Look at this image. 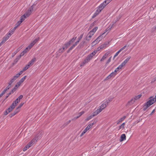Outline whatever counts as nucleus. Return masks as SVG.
Segmentation results:
<instances>
[{
  "label": "nucleus",
  "instance_id": "obj_63",
  "mask_svg": "<svg viewBox=\"0 0 156 156\" xmlns=\"http://www.w3.org/2000/svg\"><path fill=\"white\" fill-rule=\"evenodd\" d=\"M155 109H154L152 111V112L151 113L150 115H151L153 113H154L155 112Z\"/></svg>",
  "mask_w": 156,
  "mask_h": 156
},
{
  "label": "nucleus",
  "instance_id": "obj_51",
  "mask_svg": "<svg viewBox=\"0 0 156 156\" xmlns=\"http://www.w3.org/2000/svg\"><path fill=\"white\" fill-rule=\"evenodd\" d=\"M102 49H101V47L100 46L99 47H98L97 48V50H94V51H97V52L98 51H100Z\"/></svg>",
  "mask_w": 156,
  "mask_h": 156
},
{
  "label": "nucleus",
  "instance_id": "obj_27",
  "mask_svg": "<svg viewBox=\"0 0 156 156\" xmlns=\"http://www.w3.org/2000/svg\"><path fill=\"white\" fill-rule=\"evenodd\" d=\"M20 58V56H17L16 58L14 60L13 64H16Z\"/></svg>",
  "mask_w": 156,
  "mask_h": 156
},
{
  "label": "nucleus",
  "instance_id": "obj_20",
  "mask_svg": "<svg viewBox=\"0 0 156 156\" xmlns=\"http://www.w3.org/2000/svg\"><path fill=\"white\" fill-rule=\"evenodd\" d=\"M36 61V58H34L33 59H32L29 62L28 64H29L30 66L32 65L34 63V62Z\"/></svg>",
  "mask_w": 156,
  "mask_h": 156
},
{
  "label": "nucleus",
  "instance_id": "obj_39",
  "mask_svg": "<svg viewBox=\"0 0 156 156\" xmlns=\"http://www.w3.org/2000/svg\"><path fill=\"white\" fill-rule=\"evenodd\" d=\"M93 123H90L87 127L89 129L90 128L92 127Z\"/></svg>",
  "mask_w": 156,
  "mask_h": 156
},
{
  "label": "nucleus",
  "instance_id": "obj_16",
  "mask_svg": "<svg viewBox=\"0 0 156 156\" xmlns=\"http://www.w3.org/2000/svg\"><path fill=\"white\" fill-rule=\"evenodd\" d=\"M126 117L125 116H124L121 118L120 119L118 120L117 122V124H118L121 123L122 121H123L126 118Z\"/></svg>",
  "mask_w": 156,
  "mask_h": 156
},
{
  "label": "nucleus",
  "instance_id": "obj_46",
  "mask_svg": "<svg viewBox=\"0 0 156 156\" xmlns=\"http://www.w3.org/2000/svg\"><path fill=\"white\" fill-rule=\"evenodd\" d=\"M15 106L14 105V104H12V105L9 107L12 110H13L15 107Z\"/></svg>",
  "mask_w": 156,
  "mask_h": 156
},
{
  "label": "nucleus",
  "instance_id": "obj_7",
  "mask_svg": "<svg viewBox=\"0 0 156 156\" xmlns=\"http://www.w3.org/2000/svg\"><path fill=\"white\" fill-rule=\"evenodd\" d=\"M41 137V136H38L37 137H34L30 142L26 146L29 148L35 144L39 139H40Z\"/></svg>",
  "mask_w": 156,
  "mask_h": 156
},
{
  "label": "nucleus",
  "instance_id": "obj_5",
  "mask_svg": "<svg viewBox=\"0 0 156 156\" xmlns=\"http://www.w3.org/2000/svg\"><path fill=\"white\" fill-rule=\"evenodd\" d=\"M35 5L34 4L32 5L26 12L24 15H25V16H27V17H28L33 11H34L36 10V9L34 8Z\"/></svg>",
  "mask_w": 156,
  "mask_h": 156
},
{
  "label": "nucleus",
  "instance_id": "obj_8",
  "mask_svg": "<svg viewBox=\"0 0 156 156\" xmlns=\"http://www.w3.org/2000/svg\"><path fill=\"white\" fill-rule=\"evenodd\" d=\"M76 38V37H74L73 38L70 40L68 42L66 43L65 44V47H64L66 49L70 45V44L73 42Z\"/></svg>",
  "mask_w": 156,
  "mask_h": 156
},
{
  "label": "nucleus",
  "instance_id": "obj_10",
  "mask_svg": "<svg viewBox=\"0 0 156 156\" xmlns=\"http://www.w3.org/2000/svg\"><path fill=\"white\" fill-rule=\"evenodd\" d=\"M110 101V100H107L103 103L100 107L103 110L107 106L108 103Z\"/></svg>",
  "mask_w": 156,
  "mask_h": 156
},
{
  "label": "nucleus",
  "instance_id": "obj_58",
  "mask_svg": "<svg viewBox=\"0 0 156 156\" xmlns=\"http://www.w3.org/2000/svg\"><path fill=\"white\" fill-rule=\"evenodd\" d=\"M11 87V85L10 86H9V85L6 88V90H8Z\"/></svg>",
  "mask_w": 156,
  "mask_h": 156
},
{
  "label": "nucleus",
  "instance_id": "obj_43",
  "mask_svg": "<svg viewBox=\"0 0 156 156\" xmlns=\"http://www.w3.org/2000/svg\"><path fill=\"white\" fill-rule=\"evenodd\" d=\"M29 50L28 48H26L23 51L25 53H26Z\"/></svg>",
  "mask_w": 156,
  "mask_h": 156
},
{
  "label": "nucleus",
  "instance_id": "obj_56",
  "mask_svg": "<svg viewBox=\"0 0 156 156\" xmlns=\"http://www.w3.org/2000/svg\"><path fill=\"white\" fill-rule=\"evenodd\" d=\"M5 93V91H3L0 94V96L2 97Z\"/></svg>",
  "mask_w": 156,
  "mask_h": 156
},
{
  "label": "nucleus",
  "instance_id": "obj_30",
  "mask_svg": "<svg viewBox=\"0 0 156 156\" xmlns=\"http://www.w3.org/2000/svg\"><path fill=\"white\" fill-rule=\"evenodd\" d=\"M12 34L10 33H9L7 34L4 37H6L7 38V40H8L9 38L10 37V36L12 35Z\"/></svg>",
  "mask_w": 156,
  "mask_h": 156
},
{
  "label": "nucleus",
  "instance_id": "obj_59",
  "mask_svg": "<svg viewBox=\"0 0 156 156\" xmlns=\"http://www.w3.org/2000/svg\"><path fill=\"white\" fill-rule=\"evenodd\" d=\"M85 133L83 132L80 135V136H82Z\"/></svg>",
  "mask_w": 156,
  "mask_h": 156
},
{
  "label": "nucleus",
  "instance_id": "obj_42",
  "mask_svg": "<svg viewBox=\"0 0 156 156\" xmlns=\"http://www.w3.org/2000/svg\"><path fill=\"white\" fill-rule=\"evenodd\" d=\"M18 87H18V86L16 87L15 86V87L12 90V93H11V94L13 93L14 91H15V90L17 89V88Z\"/></svg>",
  "mask_w": 156,
  "mask_h": 156
},
{
  "label": "nucleus",
  "instance_id": "obj_41",
  "mask_svg": "<svg viewBox=\"0 0 156 156\" xmlns=\"http://www.w3.org/2000/svg\"><path fill=\"white\" fill-rule=\"evenodd\" d=\"M23 97V96L22 95H20L18 98H17V99H18V100H20H20Z\"/></svg>",
  "mask_w": 156,
  "mask_h": 156
},
{
  "label": "nucleus",
  "instance_id": "obj_44",
  "mask_svg": "<svg viewBox=\"0 0 156 156\" xmlns=\"http://www.w3.org/2000/svg\"><path fill=\"white\" fill-rule=\"evenodd\" d=\"M120 51L119 50L115 54L114 56V58L116 57L118 55V54L120 52Z\"/></svg>",
  "mask_w": 156,
  "mask_h": 156
},
{
  "label": "nucleus",
  "instance_id": "obj_1",
  "mask_svg": "<svg viewBox=\"0 0 156 156\" xmlns=\"http://www.w3.org/2000/svg\"><path fill=\"white\" fill-rule=\"evenodd\" d=\"M156 101V100L152 97L150 98L149 100L144 105L143 108L144 111H145L149 107Z\"/></svg>",
  "mask_w": 156,
  "mask_h": 156
},
{
  "label": "nucleus",
  "instance_id": "obj_48",
  "mask_svg": "<svg viewBox=\"0 0 156 156\" xmlns=\"http://www.w3.org/2000/svg\"><path fill=\"white\" fill-rule=\"evenodd\" d=\"M100 47H101V48L102 49H103L104 48H105V45H104L103 44H102L101 45Z\"/></svg>",
  "mask_w": 156,
  "mask_h": 156
},
{
  "label": "nucleus",
  "instance_id": "obj_37",
  "mask_svg": "<svg viewBox=\"0 0 156 156\" xmlns=\"http://www.w3.org/2000/svg\"><path fill=\"white\" fill-rule=\"evenodd\" d=\"M84 112L83 111H82L81 112H80L79 113V116H77L76 118V119H77V118H78L79 117H80V116H81L82 115H83L84 113Z\"/></svg>",
  "mask_w": 156,
  "mask_h": 156
},
{
  "label": "nucleus",
  "instance_id": "obj_28",
  "mask_svg": "<svg viewBox=\"0 0 156 156\" xmlns=\"http://www.w3.org/2000/svg\"><path fill=\"white\" fill-rule=\"evenodd\" d=\"M26 18H27V16H25V15H23L21 17L20 21H22V22Z\"/></svg>",
  "mask_w": 156,
  "mask_h": 156
},
{
  "label": "nucleus",
  "instance_id": "obj_54",
  "mask_svg": "<svg viewBox=\"0 0 156 156\" xmlns=\"http://www.w3.org/2000/svg\"><path fill=\"white\" fill-rule=\"evenodd\" d=\"M29 148V147H28L26 146L23 149V151H26V150H27Z\"/></svg>",
  "mask_w": 156,
  "mask_h": 156
},
{
  "label": "nucleus",
  "instance_id": "obj_11",
  "mask_svg": "<svg viewBox=\"0 0 156 156\" xmlns=\"http://www.w3.org/2000/svg\"><path fill=\"white\" fill-rule=\"evenodd\" d=\"M27 77L26 76H24L23 77L21 78L20 81L17 83V84L15 86L16 87H19L21 83H22L26 79Z\"/></svg>",
  "mask_w": 156,
  "mask_h": 156
},
{
  "label": "nucleus",
  "instance_id": "obj_14",
  "mask_svg": "<svg viewBox=\"0 0 156 156\" xmlns=\"http://www.w3.org/2000/svg\"><path fill=\"white\" fill-rule=\"evenodd\" d=\"M116 75L113 72H112L110 74H109L105 79V80H107L110 79L112 77H114Z\"/></svg>",
  "mask_w": 156,
  "mask_h": 156
},
{
  "label": "nucleus",
  "instance_id": "obj_38",
  "mask_svg": "<svg viewBox=\"0 0 156 156\" xmlns=\"http://www.w3.org/2000/svg\"><path fill=\"white\" fill-rule=\"evenodd\" d=\"M109 53L108 52H107L103 56L104 57L106 58L108 56V55L109 54Z\"/></svg>",
  "mask_w": 156,
  "mask_h": 156
},
{
  "label": "nucleus",
  "instance_id": "obj_31",
  "mask_svg": "<svg viewBox=\"0 0 156 156\" xmlns=\"http://www.w3.org/2000/svg\"><path fill=\"white\" fill-rule=\"evenodd\" d=\"M141 94H139L138 95H137L136 96L135 98H133L135 100H138V99H139L141 97Z\"/></svg>",
  "mask_w": 156,
  "mask_h": 156
},
{
  "label": "nucleus",
  "instance_id": "obj_33",
  "mask_svg": "<svg viewBox=\"0 0 156 156\" xmlns=\"http://www.w3.org/2000/svg\"><path fill=\"white\" fill-rule=\"evenodd\" d=\"M112 57H111L105 63V66H107L109 63L111 62Z\"/></svg>",
  "mask_w": 156,
  "mask_h": 156
},
{
  "label": "nucleus",
  "instance_id": "obj_3",
  "mask_svg": "<svg viewBox=\"0 0 156 156\" xmlns=\"http://www.w3.org/2000/svg\"><path fill=\"white\" fill-rule=\"evenodd\" d=\"M131 58L130 56H128L119 66L116 68L113 72L116 75V73L119 69H121L124 66Z\"/></svg>",
  "mask_w": 156,
  "mask_h": 156
},
{
  "label": "nucleus",
  "instance_id": "obj_22",
  "mask_svg": "<svg viewBox=\"0 0 156 156\" xmlns=\"http://www.w3.org/2000/svg\"><path fill=\"white\" fill-rule=\"evenodd\" d=\"M16 79V77L14 76L9 83V86H10L11 84Z\"/></svg>",
  "mask_w": 156,
  "mask_h": 156
},
{
  "label": "nucleus",
  "instance_id": "obj_26",
  "mask_svg": "<svg viewBox=\"0 0 156 156\" xmlns=\"http://www.w3.org/2000/svg\"><path fill=\"white\" fill-rule=\"evenodd\" d=\"M96 116L94 114V113H93V115H91L89 117H88L86 119V121H88L90 119H91L92 118L94 117V116Z\"/></svg>",
  "mask_w": 156,
  "mask_h": 156
},
{
  "label": "nucleus",
  "instance_id": "obj_49",
  "mask_svg": "<svg viewBox=\"0 0 156 156\" xmlns=\"http://www.w3.org/2000/svg\"><path fill=\"white\" fill-rule=\"evenodd\" d=\"M126 47V45H125V46H124V47H123L121 49H120L119 51H120V52H121V51H122V50L124 49Z\"/></svg>",
  "mask_w": 156,
  "mask_h": 156
},
{
  "label": "nucleus",
  "instance_id": "obj_13",
  "mask_svg": "<svg viewBox=\"0 0 156 156\" xmlns=\"http://www.w3.org/2000/svg\"><path fill=\"white\" fill-rule=\"evenodd\" d=\"M105 32H104L97 38L100 41L107 34V33L106 34H105Z\"/></svg>",
  "mask_w": 156,
  "mask_h": 156
},
{
  "label": "nucleus",
  "instance_id": "obj_50",
  "mask_svg": "<svg viewBox=\"0 0 156 156\" xmlns=\"http://www.w3.org/2000/svg\"><path fill=\"white\" fill-rule=\"evenodd\" d=\"M25 54V53L23 51L21 53L20 55L18 56H20V58H21V56H23Z\"/></svg>",
  "mask_w": 156,
  "mask_h": 156
},
{
  "label": "nucleus",
  "instance_id": "obj_2",
  "mask_svg": "<svg viewBox=\"0 0 156 156\" xmlns=\"http://www.w3.org/2000/svg\"><path fill=\"white\" fill-rule=\"evenodd\" d=\"M97 53V51H94L88 55L84 61L80 65V66H83L85 64L88 63L90 60L93 56H94Z\"/></svg>",
  "mask_w": 156,
  "mask_h": 156
},
{
  "label": "nucleus",
  "instance_id": "obj_19",
  "mask_svg": "<svg viewBox=\"0 0 156 156\" xmlns=\"http://www.w3.org/2000/svg\"><path fill=\"white\" fill-rule=\"evenodd\" d=\"M126 139V136L125 134H122L121 136L120 141L121 142L125 140Z\"/></svg>",
  "mask_w": 156,
  "mask_h": 156
},
{
  "label": "nucleus",
  "instance_id": "obj_12",
  "mask_svg": "<svg viewBox=\"0 0 156 156\" xmlns=\"http://www.w3.org/2000/svg\"><path fill=\"white\" fill-rule=\"evenodd\" d=\"M24 103H20L18 107L16 108V110L15 112H14V113L13 115H14L16 114L17 113H18L20 111V109L21 108V107L23 105Z\"/></svg>",
  "mask_w": 156,
  "mask_h": 156
},
{
  "label": "nucleus",
  "instance_id": "obj_24",
  "mask_svg": "<svg viewBox=\"0 0 156 156\" xmlns=\"http://www.w3.org/2000/svg\"><path fill=\"white\" fill-rule=\"evenodd\" d=\"M7 40V38H6V37H4L2 39V40L0 43V47Z\"/></svg>",
  "mask_w": 156,
  "mask_h": 156
},
{
  "label": "nucleus",
  "instance_id": "obj_45",
  "mask_svg": "<svg viewBox=\"0 0 156 156\" xmlns=\"http://www.w3.org/2000/svg\"><path fill=\"white\" fill-rule=\"evenodd\" d=\"M22 23V21H18L17 23L16 24V25L17 26H19L20 24Z\"/></svg>",
  "mask_w": 156,
  "mask_h": 156
},
{
  "label": "nucleus",
  "instance_id": "obj_53",
  "mask_svg": "<svg viewBox=\"0 0 156 156\" xmlns=\"http://www.w3.org/2000/svg\"><path fill=\"white\" fill-rule=\"evenodd\" d=\"M17 51H15V52H14L12 54V57H13L16 54V53L17 52Z\"/></svg>",
  "mask_w": 156,
  "mask_h": 156
},
{
  "label": "nucleus",
  "instance_id": "obj_60",
  "mask_svg": "<svg viewBox=\"0 0 156 156\" xmlns=\"http://www.w3.org/2000/svg\"><path fill=\"white\" fill-rule=\"evenodd\" d=\"M85 133L83 132L80 135V136H82Z\"/></svg>",
  "mask_w": 156,
  "mask_h": 156
},
{
  "label": "nucleus",
  "instance_id": "obj_47",
  "mask_svg": "<svg viewBox=\"0 0 156 156\" xmlns=\"http://www.w3.org/2000/svg\"><path fill=\"white\" fill-rule=\"evenodd\" d=\"M89 130V129H88V128L86 127V128L83 130V132L85 133Z\"/></svg>",
  "mask_w": 156,
  "mask_h": 156
},
{
  "label": "nucleus",
  "instance_id": "obj_29",
  "mask_svg": "<svg viewBox=\"0 0 156 156\" xmlns=\"http://www.w3.org/2000/svg\"><path fill=\"white\" fill-rule=\"evenodd\" d=\"M19 102L20 100H18L16 99V100L13 102L12 104H14V105L16 106Z\"/></svg>",
  "mask_w": 156,
  "mask_h": 156
},
{
  "label": "nucleus",
  "instance_id": "obj_52",
  "mask_svg": "<svg viewBox=\"0 0 156 156\" xmlns=\"http://www.w3.org/2000/svg\"><path fill=\"white\" fill-rule=\"evenodd\" d=\"M105 58L103 56V57L100 60V61L101 62L103 61L105 59Z\"/></svg>",
  "mask_w": 156,
  "mask_h": 156
},
{
  "label": "nucleus",
  "instance_id": "obj_35",
  "mask_svg": "<svg viewBox=\"0 0 156 156\" xmlns=\"http://www.w3.org/2000/svg\"><path fill=\"white\" fill-rule=\"evenodd\" d=\"M125 125V122H123V123H122L121 125L119 127V130L122 128V129H123L124 128V126Z\"/></svg>",
  "mask_w": 156,
  "mask_h": 156
},
{
  "label": "nucleus",
  "instance_id": "obj_57",
  "mask_svg": "<svg viewBox=\"0 0 156 156\" xmlns=\"http://www.w3.org/2000/svg\"><path fill=\"white\" fill-rule=\"evenodd\" d=\"M108 42H107L105 43V44H103L105 45V47H106L107 46H108Z\"/></svg>",
  "mask_w": 156,
  "mask_h": 156
},
{
  "label": "nucleus",
  "instance_id": "obj_4",
  "mask_svg": "<svg viewBox=\"0 0 156 156\" xmlns=\"http://www.w3.org/2000/svg\"><path fill=\"white\" fill-rule=\"evenodd\" d=\"M98 29V27H95L90 31L86 37V40L88 41H90L91 37L94 35Z\"/></svg>",
  "mask_w": 156,
  "mask_h": 156
},
{
  "label": "nucleus",
  "instance_id": "obj_6",
  "mask_svg": "<svg viewBox=\"0 0 156 156\" xmlns=\"http://www.w3.org/2000/svg\"><path fill=\"white\" fill-rule=\"evenodd\" d=\"M102 4H100V5L98 7L97 9L96 10L93 16H92L93 18H94L96 17L97 15H98L101 11L104 8V6Z\"/></svg>",
  "mask_w": 156,
  "mask_h": 156
},
{
  "label": "nucleus",
  "instance_id": "obj_61",
  "mask_svg": "<svg viewBox=\"0 0 156 156\" xmlns=\"http://www.w3.org/2000/svg\"><path fill=\"white\" fill-rule=\"evenodd\" d=\"M84 43H85V41H83L82 42H81L80 44L81 45L83 46V44H84Z\"/></svg>",
  "mask_w": 156,
  "mask_h": 156
},
{
  "label": "nucleus",
  "instance_id": "obj_9",
  "mask_svg": "<svg viewBox=\"0 0 156 156\" xmlns=\"http://www.w3.org/2000/svg\"><path fill=\"white\" fill-rule=\"evenodd\" d=\"M39 37H37L34 39V40L27 47L28 48L29 50H30V48L35 44L39 41Z\"/></svg>",
  "mask_w": 156,
  "mask_h": 156
},
{
  "label": "nucleus",
  "instance_id": "obj_23",
  "mask_svg": "<svg viewBox=\"0 0 156 156\" xmlns=\"http://www.w3.org/2000/svg\"><path fill=\"white\" fill-rule=\"evenodd\" d=\"M78 43V41H76L70 47L69 50H71L74 47H75Z\"/></svg>",
  "mask_w": 156,
  "mask_h": 156
},
{
  "label": "nucleus",
  "instance_id": "obj_21",
  "mask_svg": "<svg viewBox=\"0 0 156 156\" xmlns=\"http://www.w3.org/2000/svg\"><path fill=\"white\" fill-rule=\"evenodd\" d=\"M102 110L103 109L101 108L100 107L99 109H97L95 112H94V114L95 115H97L100 113Z\"/></svg>",
  "mask_w": 156,
  "mask_h": 156
},
{
  "label": "nucleus",
  "instance_id": "obj_32",
  "mask_svg": "<svg viewBox=\"0 0 156 156\" xmlns=\"http://www.w3.org/2000/svg\"><path fill=\"white\" fill-rule=\"evenodd\" d=\"M23 73V72L21 71H20L19 73H18L16 74V76H15L16 77V78H17L21 74Z\"/></svg>",
  "mask_w": 156,
  "mask_h": 156
},
{
  "label": "nucleus",
  "instance_id": "obj_40",
  "mask_svg": "<svg viewBox=\"0 0 156 156\" xmlns=\"http://www.w3.org/2000/svg\"><path fill=\"white\" fill-rule=\"evenodd\" d=\"M83 37V34L81 35L78 38V40L77 41H78V43H79L81 39Z\"/></svg>",
  "mask_w": 156,
  "mask_h": 156
},
{
  "label": "nucleus",
  "instance_id": "obj_25",
  "mask_svg": "<svg viewBox=\"0 0 156 156\" xmlns=\"http://www.w3.org/2000/svg\"><path fill=\"white\" fill-rule=\"evenodd\" d=\"M30 66V65L28 64L26 66L24 67V68L23 69V70H22L21 71L23 72V73L24 72V71H26L27 69Z\"/></svg>",
  "mask_w": 156,
  "mask_h": 156
},
{
  "label": "nucleus",
  "instance_id": "obj_36",
  "mask_svg": "<svg viewBox=\"0 0 156 156\" xmlns=\"http://www.w3.org/2000/svg\"><path fill=\"white\" fill-rule=\"evenodd\" d=\"M12 110V109L9 107L7 109V111H6L7 113L5 114V115H6L7 114H8V113L11 112Z\"/></svg>",
  "mask_w": 156,
  "mask_h": 156
},
{
  "label": "nucleus",
  "instance_id": "obj_55",
  "mask_svg": "<svg viewBox=\"0 0 156 156\" xmlns=\"http://www.w3.org/2000/svg\"><path fill=\"white\" fill-rule=\"evenodd\" d=\"M15 31V30H14V29H12L11 30V31H10L9 32L10 33H11L12 34H13V32H14Z\"/></svg>",
  "mask_w": 156,
  "mask_h": 156
},
{
  "label": "nucleus",
  "instance_id": "obj_17",
  "mask_svg": "<svg viewBox=\"0 0 156 156\" xmlns=\"http://www.w3.org/2000/svg\"><path fill=\"white\" fill-rule=\"evenodd\" d=\"M111 1L110 0H106L103 2L101 4H102L104 6V7H105Z\"/></svg>",
  "mask_w": 156,
  "mask_h": 156
},
{
  "label": "nucleus",
  "instance_id": "obj_15",
  "mask_svg": "<svg viewBox=\"0 0 156 156\" xmlns=\"http://www.w3.org/2000/svg\"><path fill=\"white\" fill-rule=\"evenodd\" d=\"M135 101L134 99L132 98L130 101L128 102L126 105L127 106L133 104Z\"/></svg>",
  "mask_w": 156,
  "mask_h": 156
},
{
  "label": "nucleus",
  "instance_id": "obj_34",
  "mask_svg": "<svg viewBox=\"0 0 156 156\" xmlns=\"http://www.w3.org/2000/svg\"><path fill=\"white\" fill-rule=\"evenodd\" d=\"M66 49L65 47L60 48L59 49V51L60 53H62Z\"/></svg>",
  "mask_w": 156,
  "mask_h": 156
},
{
  "label": "nucleus",
  "instance_id": "obj_64",
  "mask_svg": "<svg viewBox=\"0 0 156 156\" xmlns=\"http://www.w3.org/2000/svg\"><path fill=\"white\" fill-rule=\"evenodd\" d=\"M71 122V120H69L67 122V125L69 123Z\"/></svg>",
  "mask_w": 156,
  "mask_h": 156
},
{
  "label": "nucleus",
  "instance_id": "obj_18",
  "mask_svg": "<svg viewBox=\"0 0 156 156\" xmlns=\"http://www.w3.org/2000/svg\"><path fill=\"white\" fill-rule=\"evenodd\" d=\"M100 41L97 38L95 40L93 41L91 43V45L93 46L95 45L96 44L98 43Z\"/></svg>",
  "mask_w": 156,
  "mask_h": 156
},
{
  "label": "nucleus",
  "instance_id": "obj_62",
  "mask_svg": "<svg viewBox=\"0 0 156 156\" xmlns=\"http://www.w3.org/2000/svg\"><path fill=\"white\" fill-rule=\"evenodd\" d=\"M18 27V26H17V25H16V26L13 28V29H14V30H15L17 28V27Z\"/></svg>",
  "mask_w": 156,
  "mask_h": 156
}]
</instances>
